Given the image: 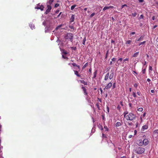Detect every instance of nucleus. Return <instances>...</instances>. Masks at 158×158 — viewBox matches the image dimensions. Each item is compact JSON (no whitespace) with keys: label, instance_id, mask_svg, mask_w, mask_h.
<instances>
[{"label":"nucleus","instance_id":"obj_3","mask_svg":"<svg viewBox=\"0 0 158 158\" xmlns=\"http://www.w3.org/2000/svg\"><path fill=\"white\" fill-rule=\"evenodd\" d=\"M44 6L42 5H40V4H38L35 7V9H40L41 10H43L44 8Z\"/></svg>","mask_w":158,"mask_h":158},{"label":"nucleus","instance_id":"obj_30","mask_svg":"<svg viewBox=\"0 0 158 158\" xmlns=\"http://www.w3.org/2000/svg\"><path fill=\"white\" fill-rule=\"evenodd\" d=\"M62 57L63 58L66 59L67 60L68 59V58L67 57H66V56H64V55H62Z\"/></svg>","mask_w":158,"mask_h":158},{"label":"nucleus","instance_id":"obj_32","mask_svg":"<svg viewBox=\"0 0 158 158\" xmlns=\"http://www.w3.org/2000/svg\"><path fill=\"white\" fill-rule=\"evenodd\" d=\"M121 106H120L119 105H118L117 107V109L120 110L121 109Z\"/></svg>","mask_w":158,"mask_h":158},{"label":"nucleus","instance_id":"obj_33","mask_svg":"<svg viewBox=\"0 0 158 158\" xmlns=\"http://www.w3.org/2000/svg\"><path fill=\"white\" fill-rule=\"evenodd\" d=\"M144 2V0H139V2H143V4L144 5L145 4V2Z\"/></svg>","mask_w":158,"mask_h":158},{"label":"nucleus","instance_id":"obj_16","mask_svg":"<svg viewBox=\"0 0 158 158\" xmlns=\"http://www.w3.org/2000/svg\"><path fill=\"white\" fill-rule=\"evenodd\" d=\"M115 125L116 127H119L121 125V124L120 122H118L116 123Z\"/></svg>","mask_w":158,"mask_h":158},{"label":"nucleus","instance_id":"obj_41","mask_svg":"<svg viewBox=\"0 0 158 158\" xmlns=\"http://www.w3.org/2000/svg\"><path fill=\"white\" fill-rule=\"evenodd\" d=\"M111 60L113 61H115L116 60V59L114 58H113L111 59Z\"/></svg>","mask_w":158,"mask_h":158},{"label":"nucleus","instance_id":"obj_34","mask_svg":"<svg viewBox=\"0 0 158 158\" xmlns=\"http://www.w3.org/2000/svg\"><path fill=\"white\" fill-rule=\"evenodd\" d=\"M131 40H127V42H126V43L127 44H130L131 43Z\"/></svg>","mask_w":158,"mask_h":158},{"label":"nucleus","instance_id":"obj_22","mask_svg":"<svg viewBox=\"0 0 158 158\" xmlns=\"http://www.w3.org/2000/svg\"><path fill=\"white\" fill-rule=\"evenodd\" d=\"M128 113L127 111H125L123 113L124 116L125 118H126V116H127V115H128Z\"/></svg>","mask_w":158,"mask_h":158},{"label":"nucleus","instance_id":"obj_52","mask_svg":"<svg viewBox=\"0 0 158 158\" xmlns=\"http://www.w3.org/2000/svg\"><path fill=\"white\" fill-rule=\"evenodd\" d=\"M120 104H121V105L122 106H123V102L122 101H121L120 102Z\"/></svg>","mask_w":158,"mask_h":158},{"label":"nucleus","instance_id":"obj_17","mask_svg":"<svg viewBox=\"0 0 158 158\" xmlns=\"http://www.w3.org/2000/svg\"><path fill=\"white\" fill-rule=\"evenodd\" d=\"M97 70H96L94 73V76H93V78H94L96 77V75H97Z\"/></svg>","mask_w":158,"mask_h":158},{"label":"nucleus","instance_id":"obj_46","mask_svg":"<svg viewBox=\"0 0 158 158\" xmlns=\"http://www.w3.org/2000/svg\"><path fill=\"white\" fill-rule=\"evenodd\" d=\"M124 6H127V5L126 4H124L122 6V8H123Z\"/></svg>","mask_w":158,"mask_h":158},{"label":"nucleus","instance_id":"obj_8","mask_svg":"<svg viewBox=\"0 0 158 158\" xmlns=\"http://www.w3.org/2000/svg\"><path fill=\"white\" fill-rule=\"evenodd\" d=\"M145 151L144 148L141 147H139V154H142Z\"/></svg>","mask_w":158,"mask_h":158},{"label":"nucleus","instance_id":"obj_60","mask_svg":"<svg viewBox=\"0 0 158 158\" xmlns=\"http://www.w3.org/2000/svg\"><path fill=\"white\" fill-rule=\"evenodd\" d=\"M59 12V10H56V13H58Z\"/></svg>","mask_w":158,"mask_h":158},{"label":"nucleus","instance_id":"obj_29","mask_svg":"<svg viewBox=\"0 0 158 158\" xmlns=\"http://www.w3.org/2000/svg\"><path fill=\"white\" fill-rule=\"evenodd\" d=\"M104 128L105 129V131H109V129L106 126H104Z\"/></svg>","mask_w":158,"mask_h":158},{"label":"nucleus","instance_id":"obj_23","mask_svg":"<svg viewBox=\"0 0 158 158\" xmlns=\"http://www.w3.org/2000/svg\"><path fill=\"white\" fill-rule=\"evenodd\" d=\"M74 73H75V74H76V75H77V76H78V77L80 76V75L78 74V72L77 71H75Z\"/></svg>","mask_w":158,"mask_h":158},{"label":"nucleus","instance_id":"obj_12","mask_svg":"<svg viewBox=\"0 0 158 158\" xmlns=\"http://www.w3.org/2000/svg\"><path fill=\"white\" fill-rule=\"evenodd\" d=\"M75 18V16L73 15H72L71 16V18L70 19V22H72L74 21Z\"/></svg>","mask_w":158,"mask_h":158},{"label":"nucleus","instance_id":"obj_37","mask_svg":"<svg viewBox=\"0 0 158 158\" xmlns=\"http://www.w3.org/2000/svg\"><path fill=\"white\" fill-rule=\"evenodd\" d=\"M95 15V13H93L90 15V17H92Z\"/></svg>","mask_w":158,"mask_h":158},{"label":"nucleus","instance_id":"obj_6","mask_svg":"<svg viewBox=\"0 0 158 158\" xmlns=\"http://www.w3.org/2000/svg\"><path fill=\"white\" fill-rule=\"evenodd\" d=\"M138 55V52H136L133 55V56L132 57V58H133V60H134V58L137 57ZM133 61L134 62V63H135L136 64L137 61H135V60H133Z\"/></svg>","mask_w":158,"mask_h":158},{"label":"nucleus","instance_id":"obj_1","mask_svg":"<svg viewBox=\"0 0 158 158\" xmlns=\"http://www.w3.org/2000/svg\"><path fill=\"white\" fill-rule=\"evenodd\" d=\"M135 118V115L132 113H130L126 116V118L127 120H132Z\"/></svg>","mask_w":158,"mask_h":158},{"label":"nucleus","instance_id":"obj_7","mask_svg":"<svg viewBox=\"0 0 158 158\" xmlns=\"http://www.w3.org/2000/svg\"><path fill=\"white\" fill-rule=\"evenodd\" d=\"M82 86L81 87V88L83 89V90L84 92V94L85 95H87L88 93H87V92L86 91V89L85 87L83 86L82 85Z\"/></svg>","mask_w":158,"mask_h":158},{"label":"nucleus","instance_id":"obj_44","mask_svg":"<svg viewBox=\"0 0 158 158\" xmlns=\"http://www.w3.org/2000/svg\"><path fill=\"white\" fill-rule=\"evenodd\" d=\"M134 86L135 88H137L138 86V84L137 83H135L134 85Z\"/></svg>","mask_w":158,"mask_h":158},{"label":"nucleus","instance_id":"obj_24","mask_svg":"<svg viewBox=\"0 0 158 158\" xmlns=\"http://www.w3.org/2000/svg\"><path fill=\"white\" fill-rule=\"evenodd\" d=\"M88 62L86 63L83 66L82 69H85L86 67L88 65Z\"/></svg>","mask_w":158,"mask_h":158},{"label":"nucleus","instance_id":"obj_28","mask_svg":"<svg viewBox=\"0 0 158 158\" xmlns=\"http://www.w3.org/2000/svg\"><path fill=\"white\" fill-rule=\"evenodd\" d=\"M62 53L64 55H66L68 53L66 51L64 50L62 52Z\"/></svg>","mask_w":158,"mask_h":158},{"label":"nucleus","instance_id":"obj_59","mask_svg":"<svg viewBox=\"0 0 158 158\" xmlns=\"http://www.w3.org/2000/svg\"><path fill=\"white\" fill-rule=\"evenodd\" d=\"M61 13H62V12H60V14H59V15L57 16V18L59 17L60 16V15L61 14Z\"/></svg>","mask_w":158,"mask_h":158},{"label":"nucleus","instance_id":"obj_43","mask_svg":"<svg viewBox=\"0 0 158 158\" xmlns=\"http://www.w3.org/2000/svg\"><path fill=\"white\" fill-rule=\"evenodd\" d=\"M132 158H138L137 157V156H135L134 155L132 157Z\"/></svg>","mask_w":158,"mask_h":158},{"label":"nucleus","instance_id":"obj_15","mask_svg":"<svg viewBox=\"0 0 158 158\" xmlns=\"http://www.w3.org/2000/svg\"><path fill=\"white\" fill-rule=\"evenodd\" d=\"M80 81H81V83L84 84L85 85H87V82H85V81L84 80H81Z\"/></svg>","mask_w":158,"mask_h":158},{"label":"nucleus","instance_id":"obj_57","mask_svg":"<svg viewBox=\"0 0 158 158\" xmlns=\"http://www.w3.org/2000/svg\"><path fill=\"white\" fill-rule=\"evenodd\" d=\"M137 131L136 130L134 131V135H135L137 133Z\"/></svg>","mask_w":158,"mask_h":158},{"label":"nucleus","instance_id":"obj_13","mask_svg":"<svg viewBox=\"0 0 158 158\" xmlns=\"http://www.w3.org/2000/svg\"><path fill=\"white\" fill-rule=\"evenodd\" d=\"M71 65L74 67H77V68L79 69H80V66L79 65H77L75 63H72L71 64Z\"/></svg>","mask_w":158,"mask_h":158},{"label":"nucleus","instance_id":"obj_55","mask_svg":"<svg viewBox=\"0 0 158 158\" xmlns=\"http://www.w3.org/2000/svg\"><path fill=\"white\" fill-rule=\"evenodd\" d=\"M157 25H154V26H153V29H155V28H156V27H157Z\"/></svg>","mask_w":158,"mask_h":158},{"label":"nucleus","instance_id":"obj_50","mask_svg":"<svg viewBox=\"0 0 158 158\" xmlns=\"http://www.w3.org/2000/svg\"><path fill=\"white\" fill-rule=\"evenodd\" d=\"M132 15L133 16L135 17L136 16V13H132Z\"/></svg>","mask_w":158,"mask_h":158},{"label":"nucleus","instance_id":"obj_36","mask_svg":"<svg viewBox=\"0 0 158 158\" xmlns=\"http://www.w3.org/2000/svg\"><path fill=\"white\" fill-rule=\"evenodd\" d=\"M128 58H126V59H124L123 60V62H125L126 61H128Z\"/></svg>","mask_w":158,"mask_h":158},{"label":"nucleus","instance_id":"obj_2","mask_svg":"<svg viewBox=\"0 0 158 158\" xmlns=\"http://www.w3.org/2000/svg\"><path fill=\"white\" fill-rule=\"evenodd\" d=\"M73 35L72 33H68L66 35V39L70 40L71 42H72Z\"/></svg>","mask_w":158,"mask_h":158},{"label":"nucleus","instance_id":"obj_61","mask_svg":"<svg viewBox=\"0 0 158 158\" xmlns=\"http://www.w3.org/2000/svg\"><path fill=\"white\" fill-rule=\"evenodd\" d=\"M145 70H142V72L143 73H145Z\"/></svg>","mask_w":158,"mask_h":158},{"label":"nucleus","instance_id":"obj_56","mask_svg":"<svg viewBox=\"0 0 158 158\" xmlns=\"http://www.w3.org/2000/svg\"><path fill=\"white\" fill-rule=\"evenodd\" d=\"M145 115H146V113L144 112V113L143 114V117H144L145 116Z\"/></svg>","mask_w":158,"mask_h":158},{"label":"nucleus","instance_id":"obj_48","mask_svg":"<svg viewBox=\"0 0 158 158\" xmlns=\"http://www.w3.org/2000/svg\"><path fill=\"white\" fill-rule=\"evenodd\" d=\"M107 109L108 113L109 112V108L108 106H107Z\"/></svg>","mask_w":158,"mask_h":158},{"label":"nucleus","instance_id":"obj_9","mask_svg":"<svg viewBox=\"0 0 158 158\" xmlns=\"http://www.w3.org/2000/svg\"><path fill=\"white\" fill-rule=\"evenodd\" d=\"M112 86V83L111 82L109 83L105 87V88H104V89H107L110 88Z\"/></svg>","mask_w":158,"mask_h":158},{"label":"nucleus","instance_id":"obj_14","mask_svg":"<svg viewBox=\"0 0 158 158\" xmlns=\"http://www.w3.org/2000/svg\"><path fill=\"white\" fill-rule=\"evenodd\" d=\"M139 146H142L144 145L143 142L142 140H139Z\"/></svg>","mask_w":158,"mask_h":158},{"label":"nucleus","instance_id":"obj_27","mask_svg":"<svg viewBox=\"0 0 158 158\" xmlns=\"http://www.w3.org/2000/svg\"><path fill=\"white\" fill-rule=\"evenodd\" d=\"M86 41V38L85 37L83 40V42L82 43L83 44L85 45V42Z\"/></svg>","mask_w":158,"mask_h":158},{"label":"nucleus","instance_id":"obj_5","mask_svg":"<svg viewBox=\"0 0 158 158\" xmlns=\"http://www.w3.org/2000/svg\"><path fill=\"white\" fill-rule=\"evenodd\" d=\"M47 6V9L46 10V12H45V14H48L50 12L51 10L52 9V7L51 5H46Z\"/></svg>","mask_w":158,"mask_h":158},{"label":"nucleus","instance_id":"obj_19","mask_svg":"<svg viewBox=\"0 0 158 158\" xmlns=\"http://www.w3.org/2000/svg\"><path fill=\"white\" fill-rule=\"evenodd\" d=\"M107 138V136L106 135L104 134V133H102V139H103L104 138Z\"/></svg>","mask_w":158,"mask_h":158},{"label":"nucleus","instance_id":"obj_42","mask_svg":"<svg viewBox=\"0 0 158 158\" xmlns=\"http://www.w3.org/2000/svg\"><path fill=\"white\" fill-rule=\"evenodd\" d=\"M143 15H141L140 17H139V19H143Z\"/></svg>","mask_w":158,"mask_h":158},{"label":"nucleus","instance_id":"obj_18","mask_svg":"<svg viewBox=\"0 0 158 158\" xmlns=\"http://www.w3.org/2000/svg\"><path fill=\"white\" fill-rule=\"evenodd\" d=\"M123 60L122 58H119L117 61V63L118 64H120Z\"/></svg>","mask_w":158,"mask_h":158},{"label":"nucleus","instance_id":"obj_49","mask_svg":"<svg viewBox=\"0 0 158 158\" xmlns=\"http://www.w3.org/2000/svg\"><path fill=\"white\" fill-rule=\"evenodd\" d=\"M115 83H114L113 84V85L112 86V88H113V89H114V88H115Z\"/></svg>","mask_w":158,"mask_h":158},{"label":"nucleus","instance_id":"obj_4","mask_svg":"<svg viewBox=\"0 0 158 158\" xmlns=\"http://www.w3.org/2000/svg\"><path fill=\"white\" fill-rule=\"evenodd\" d=\"M143 137L144 139L143 141L144 145L145 146L147 145L149 143V141L148 139H145L146 136L145 135H143Z\"/></svg>","mask_w":158,"mask_h":158},{"label":"nucleus","instance_id":"obj_11","mask_svg":"<svg viewBox=\"0 0 158 158\" xmlns=\"http://www.w3.org/2000/svg\"><path fill=\"white\" fill-rule=\"evenodd\" d=\"M54 1V0H49L47 2L46 4V5H51L53 2Z\"/></svg>","mask_w":158,"mask_h":158},{"label":"nucleus","instance_id":"obj_64","mask_svg":"<svg viewBox=\"0 0 158 158\" xmlns=\"http://www.w3.org/2000/svg\"><path fill=\"white\" fill-rule=\"evenodd\" d=\"M132 135H130L129 136V138H131L132 137Z\"/></svg>","mask_w":158,"mask_h":158},{"label":"nucleus","instance_id":"obj_58","mask_svg":"<svg viewBox=\"0 0 158 158\" xmlns=\"http://www.w3.org/2000/svg\"><path fill=\"white\" fill-rule=\"evenodd\" d=\"M106 10V6H105V7H104V8H103V11H105V10Z\"/></svg>","mask_w":158,"mask_h":158},{"label":"nucleus","instance_id":"obj_20","mask_svg":"<svg viewBox=\"0 0 158 158\" xmlns=\"http://www.w3.org/2000/svg\"><path fill=\"white\" fill-rule=\"evenodd\" d=\"M109 73H107L105 77V80H107V79H108V77H109Z\"/></svg>","mask_w":158,"mask_h":158},{"label":"nucleus","instance_id":"obj_54","mask_svg":"<svg viewBox=\"0 0 158 158\" xmlns=\"http://www.w3.org/2000/svg\"><path fill=\"white\" fill-rule=\"evenodd\" d=\"M155 19V16H153L152 17V19L153 20H154Z\"/></svg>","mask_w":158,"mask_h":158},{"label":"nucleus","instance_id":"obj_38","mask_svg":"<svg viewBox=\"0 0 158 158\" xmlns=\"http://www.w3.org/2000/svg\"><path fill=\"white\" fill-rule=\"evenodd\" d=\"M143 110V109L142 108H139V111H142Z\"/></svg>","mask_w":158,"mask_h":158},{"label":"nucleus","instance_id":"obj_26","mask_svg":"<svg viewBox=\"0 0 158 158\" xmlns=\"http://www.w3.org/2000/svg\"><path fill=\"white\" fill-rule=\"evenodd\" d=\"M114 6H106V9H108L110 8H114Z\"/></svg>","mask_w":158,"mask_h":158},{"label":"nucleus","instance_id":"obj_35","mask_svg":"<svg viewBox=\"0 0 158 158\" xmlns=\"http://www.w3.org/2000/svg\"><path fill=\"white\" fill-rule=\"evenodd\" d=\"M154 133H158V130H156L154 131Z\"/></svg>","mask_w":158,"mask_h":158},{"label":"nucleus","instance_id":"obj_40","mask_svg":"<svg viewBox=\"0 0 158 158\" xmlns=\"http://www.w3.org/2000/svg\"><path fill=\"white\" fill-rule=\"evenodd\" d=\"M59 6V4L56 3L55 5V7H57L58 6Z\"/></svg>","mask_w":158,"mask_h":158},{"label":"nucleus","instance_id":"obj_53","mask_svg":"<svg viewBox=\"0 0 158 158\" xmlns=\"http://www.w3.org/2000/svg\"><path fill=\"white\" fill-rule=\"evenodd\" d=\"M108 50L107 52H106V57H107V56H108Z\"/></svg>","mask_w":158,"mask_h":158},{"label":"nucleus","instance_id":"obj_21","mask_svg":"<svg viewBox=\"0 0 158 158\" xmlns=\"http://www.w3.org/2000/svg\"><path fill=\"white\" fill-rule=\"evenodd\" d=\"M145 43H146V41H144L143 42H141L140 43H139V46H140L141 45H145Z\"/></svg>","mask_w":158,"mask_h":158},{"label":"nucleus","instance_id":"obj_31","mask_svg":"<svg viewBox=\"0 0 158 158\" xmlns=\"http://www.w3.org/2000/svg\"><path fill=\"white\" fill-rule=\"evenodd\" d=\"M96 106H97V107L98 108V110H100V108L99 106L98 103H97L96 104Z\"/></svg>","mask_w":158,"mask_h":158},{"label":"nucleus","instance_id":"obj_51","mask_svg":"<svg viewBox=\"0 0 158 158\" xmlns=\"http://www.w3.org/2000/svg\"><path fill=\"white\" fill-rule=\"evenodd\" d=\"M71 48L74 50H75L76 49V47H71Z\"/></svg>","mask_w":158,"mask_h":158},{"label":"nucleus","instance_id":"obj_39","mask_svg":"<svg viewBox=\"0 0 158 158\" xmlns=\"http://www.w3.org/2000/svg\"><path fill=\"white\" fill-rule=\"evenodd\" d=\"M144 37V36H142L141 37H140L139 38V41H141V40H142Z\"/></svg>","mask_w":158,"mask_h":158},{"label":"nucleus","instance_id":"obj_10","mask_svg":"<svg viewBox=\"0 0 158 158\" xmlns=\"http://www.w3.org/2000/svg\"><path fill=\"white\" fill-rule=\"evenodd\" d=\"M148 128V126L145 125L143 126L141 129L142 131H143L147 129Z\"/></svg>","mask_w":158,"mask_h":158},{"label":"nucleus","instance_id":"obj_45","mask_svg":"<svg viewBox=\"0 0 158 158\" xmlns=\"http://www.w3.org/2000/svg\"><path fill=\"white\" fill-rule=\"evenodd\" d=\"M113 76L111 75V74H110V76H109V78L110 79H111L113 77Z\"/></svg>","mask_w":158,"mask_h":158},{"label":"nucleus","instance_id":"obj_25","mask_svg":"<svg viewBox=\"0 0 158 158\" xmlns=\"http://www.w3.org/2000/svg\"><path fill=\"white\" fill-rule=\"evenodd\" d=\"M77 6L76 5L72 6L71 7V9L72 10H73L74 8Z\"/></svg>","mask_w":158,"mask_h":158},{"label":"nucleus","instance_id":"obj_47","mask_svg":"<svg viewBox=\"0 0 158 158\" xmlns=\"http://www.w3.org/2000/svg\"><path fill=\"white\" fill-rule=\"evenodd\" d=\"M132 95L134 97H136V95L135 93L134 92L133 93Z\"/></svg>","mask_w":158,"mask_h":158},{"label":"nucleus","instance_id":"obj_62","mask_svg":"<svg viewBox=\"0 0 158 158\" xmlns=\"http://www.w3.org/2000/svg\"><path fill=\"white\" fill-rule=\"evenodd\" d=\"M151 92L152 93H154V90H151Z\"/></svg>","mask_w":158,"mask_h":158},{"label":"nucleus","instance_id":"obj_63","mask_svg":"<svg viewBox=\"0 0 158 158\" xmlns=\"http://www.w3.org/2000/svg\"><path fill=\"white\" fill-rule=\"evenodd\" d=\"M147 81L148 82H150L151 81V80L149 78H148L147 79Z\"/></svg>","mask_w":158,"mask_h":158}]
</instances>
